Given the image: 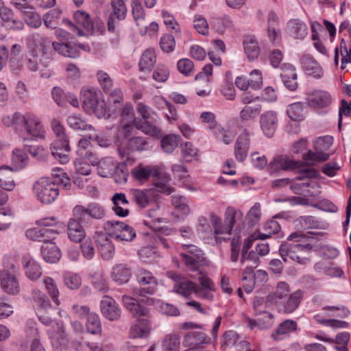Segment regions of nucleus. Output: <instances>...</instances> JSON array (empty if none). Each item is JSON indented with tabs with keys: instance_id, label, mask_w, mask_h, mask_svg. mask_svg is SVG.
Returning <instances> with one entry per match:
<instances>
[{
	"instance_id": "57",
	"label": "nucleus",
	"mask_w": 351,
	"mask_h": 351,
	"mask_svg": "<svg viewBox=\"0 0 351 351\" xmlns=\"http://www.w3.org/2000/svg\"><path fill=\"white\" fill-rule=\"evenodd\" d=\"M32 298L34 302L36 303L38 306L43 309L46 310L51 307V302L48 297L40 290H34L32 292Z\"/></svg>"
},
{
	"instance_id": "42",
	"label": "nucleus",
	"mask_w": 351,
	"mask_h": 351,
	"mask_svg": "<svg viewBox=\"0 0 351 351\" xmlns=\"http://www.w3.org/2000/svg\"><path fill=\"white\" fill-rule=\"evenodd\" d=\"M132 200L141 208H145L150 200V191L148 190L132 189L130 191Z\"/></svg>"
},
{
	"instance_id": "50",
	"label": "nucleus",
	"mask_w": 351,
	"mask_h": 351,
	"mask_svg": "<svg viewBox=\"0 0 351 351\" xmlns=\"http://www.w3.org/2000/svg\"><path fill=\"white\" fill-rule=\"evenodd\" d=\"M261 111V105L246 106L240 112V119L242 122L254 119Z\"/></svg>"
},
{
	"instance_id": "55",
	"label": "nucleus",
	"mask_w": 351,
	"mask_h": 351,
	"mask_svg": "<svg viewBox=\"0 0 351 351\" xmlns=\"http://www.w3.org/2000/svg\"><path fill=\"white\" fill-rule=\"evenodd\" d=\"M180 337L178 335H168L162 341L163 351H179Z\"/></svg>"
},
{
	"instance_id": "53",
	"label": "nucleus",
	"mask_w": 351,
	"mask_h": 351,
	"mask_svg": "<svg viewBox=\"0 0 351 351\" xmlns=\"http://www.w3.org/2000/svg\"><path fill=\"white\" fill-rule=\"evenodd\" d=\"M28 160L27 154L22 150L15 149L12 152V162L16 170L24 168Z\"/></svg>"
},
{
	"instance_id": "39",
	"label": "nucleus",
	"mask_w": 351,
	"mask_h": 351,
	"mask_svg": "<svg viewBox=\"0 0 351 351\" xmlns=\"http://www.w3.org/2000/svg\"><path fill=\"white\" fill-rule=\"evenodd\" d=\"M67 123L70 128L77 130H92L93 126L88 124L80 114H73L68 117Z\"/></svg>"
},
{
	"instance_id": "47",
	"label": "nucleus",
	"mask_w": 351,
	"mask_h": 351,
	"mask_svg": "<svg viewBox=\"0 0 351 351\" xmlns=\"http://www.w3.org/2000/svg\"><path fill=\"white\" fill-rule=\"evenodd\" d=\"M296 322L291 319H286L278 326L275 334H273L272 337L274 339L278 340L280 339L278 336L289 335L290 332L296 330Z\"/></svg>"
},
{
	"instance_id": "22",
	"label": "nucleus",
	"mask_w": 351,
	"mask_h": 351,
	"mask_svg": "<svg viewBox=\"0 0 351 351\" xmlns=\"http://www.w3.org/2000/svg\"><path fill=\"white\" fill-rule=\"evenodd\" d=\"M323 234L322 232H308L303 233L300 231L292 232L287 237L288 241H295V244L312 243V249L317 245L319 241V237Z\"/></svg>"
},
{
	"instance_id": "18",
	"label": "nucleus",
	"mask_w": 351,
	"mask_h": 351,
	"mask_svg": "<svg viewBox=\"0 0 351 351\" xmlns=\"http://www.w3.org/2000/svg\"><path fill=\"white\" fill-rule=\"evenodd\" d=\"M49 40L39 33H34L27 38V43L30 53H41L46 55Z\"/></svg>"
},
{
	"instance_id": "15",
	"label": "nucleus",
	"mask_w": 351,
	"mask_h": 351,
	"mask_svg": "<svg viewBox=\"0 0 351 351\" xmlns=\"http://www.w3.org/2000/svg\"><path fill=\"white\" fill-rule=\"evenodd\" d=\"M102 315L109 321H117L121 315V309L117 302L108 295H104L100 302Z\"/></svg>"
},
{
	"instance_id": "58",
	"label": "nucleus",
	"mask_w": 351,
	"mask_h": 351,
	"mask_svg": "<svg viewBox=\"0 0 351 351\" xmlns=\"http://www.w3.org/2000/svg\"><path fill=\"white\" fill-rule=\"evenodd\" d=\"M160 144L165 152L171 154L178 146V136L173 134L167 135L162 138Z\"/></svg>"
},
{
	"instance_id": "6",
	"label": "nucleus",
	"mask_w": 351,
	"mask_h": 351,
	"mask_svg": "<svg viewBox=\"0 0 351 351\" xmlns=\"http://www.w3.org/2000/svg\"><path fill=\"white\" fill-rule=\"evenodd\" d=\"M17 269L14 260H8L3 263V269L0 273V282L3 290L9 294L17 293L19 291L16 279Z\"/></svg>"
},
{
	"instance_id": "29",
	"label": "nucleus",
	"mask_w": 351,
	"mask_h": 351,
	"mask_svg": "<svg viewBox=\"0 0 351 351\" xmlns=\"http://www.w3.org/2000/svg\"><path fill=\"white\" fill-rule=\"evenodd\" d=\"M22 263L26 276L32 280H38L42 275L40 265L30 256L25 255L22 258Z\"/></svg>"
},
{
	"instance_id": "5",
	"label": "nucleus",
	"mask_w": 351,
	"mask_h": 351,
	"mask_svg": "<svg viewBox=\"0 0 351 351\" xmlns=\"http://www.w3.org/2000/svg\"><path fill=\"white\" fill-rule=\"evenodd\" d=\"M33 192L42 204H49L57 199L60 190L56 183L42 178L34 184Z\"/></svg>"
},
{
	"instance_id": "32",
	"label": "nucleus",
	"mask_w": 351,
	"mask_h": 351,
	"mask_svg": "<svg viewBox=\"0 0 351 351\" xmlns=\"http://www.w3.org/2000/svg\"><path fill=\"white\" fill-rule=\"evenodd\" d=\"M132 276V270L124 264H119L112 268L111 277L119 285L127 283Z\"/></svg>"
},
{
	"instance_id": "46",
	"label": "nucleus",
	"mask_w": 351,
	"mask_h": 351,
	"mask_svg": "<svg viewBox=\"0 0 351 351\" xmlns=\"http://www.w3.org/2000/svg\"><path fill=\"white\" fill-rule=\"evenodd\" d=\"M304 104L301 102H295L287 106V114L294 121H300L304 119Z\"/></svg>"
},
{
	"instance_id": "59",
	"label": "nucleus",
	"mask_w": 351,
	"mask_h": 351,
	"mask_svg": "<svg viewBox=\"0 0 351 351\" xmlns=\"http://www.w3.org/2000/svg\"><path fill=\"white\" fill-rule=\"evenodd\" d=\"M213 130L216 138L220 140L224 144L228 145L233 141L234 135L232 132L225 130L220 125H216L215 128H213Z\"/></svg>"
},
{
	"instance_id": "51",
	"label": "nucleus",
	"mask_w": 351,
	"mask_h": 351,
	"mask_svg": "<svg viewBox=\"0 0 351 351\" xmlns=\"http://www.w3.org/2000/svg\"><path fill=\"white\" fill-rule=\"evenodd\" d=\"M211 25L218 32L222 33L226 28L232 27V21L228 16H223V17H213L211 21Z\"/></svg>"
},
{
	"instance_id": "52",
	"label": "nucleus",
	"mask_w": 351,
	"mask_h": 351,
	"mask_svg": "<svg viewBox=\"0 0 351 351\" xmlns=\"http://www.w3.org/2000/svg\"><path fill=\"white\" fill-rule=\"evenodd\" d=\"M93 110L91 111V114H94L97 118L108 119L112 116L113 114L110 112L112 110L108 108L106 102L103 99H99L93 107Z\"/></svg>"
},
{
	"instance_id": "3",
	"label": "nucleus",
	"mask_w": 351,
	"mask_h": 351,
	"mask_svg": "<svg viewBox=\"0 0 351 351\" xmlns=\"http://www.w3.org/2000/svg\"><path fill=\"white\" fill-rule=\"evenodd\" d=\"M169 276L175 282L173 290L179 294L188 297L192 292L202 299L212 300L213 295L206 289L200 288L196 284L183 277H181L176 273H169Z\"/></svg>"
},
{
	"instance_id": "44",
	"label": "nucleus",
	"mask_w": 351,
	"mask_h": 351,
	"mask_svg": "<svg viewBox=\"0 0 351 351\" xmlns=\"http://www.w3.org/2000/svg\"><path fill=\"white\" fill-rule=\"evenodd\" d=\"M86 319V328L87 332L93 335H101V324L99 315L95 313H91Z\"/></svg>"
},
{
	"instance_id": "48",
	"label": "nucleus",
	"mask_w": 351,
	"mask_h": 351,
	"mask_svg": "<svg viewBox=\"0 0 351 351\" xmlns=\"http://www.w3.org/2000/svg\"><path fill=\"white\" fill-rule=\"evenodd\" d=\"M73 16L77 25H82L88 32L93 33V23L88 13L79 10L74 13Z\"/></svg>"
},
{
	"instance_id": "4",
	"label": "nucleus",
	"mask_w": 351,
	"mask_h": 351,
	"mask_svg": "<svg viewBox=\"0 0 351 351\" xmlns=\"http://www.w3.org/2000/svg\"><path fill=\"white\" fill-rule=\"evenodd\" d=\"M312 250V243L294 244L283 242L279 248V253L285 262L287 257L300 264H305L308 261V254Z\"/></svg>"
},
{
	"instance_id": "16",
	"label": "nucleus",
	"mask_w": 351,
	"mask_h": 351,
	"mask_svg": "<svg viewBox=\"0 0 351 351\" xmlns=\"http://www.w3.org/2000/svg\"><path fill=\"white\" fill-rule=\"evenodd\" d=\"M252 134V133L245 129L238 136L234 145V156L237 161L243 162L245 160L250 147V136Z\"/></svg>"
},
{
	"instance_id": "62",
	"label": "nucleus",
	"mask_w": 351,
	"mask_h": 351,
	"mask_svg": "<svg viewBox=\"0 0 351 351\" xmlns=\"http://www.w3.org/2000/svg\"><path fill=\"white\" fill-rule=\"evenodd\" d=\"M112 114H113L112 117H114L120 114L122 119H132L133 115L132 106L129 103L124 104L121 108L118 106L116 108H112Z\"/></svg>"
},
{
	"instance_id": "38",
	"label": "nucleus",
	"mask_w": 351,
	"mask_h": 351,
	"mask_svg": "<svg viewBox=\"0 0 351 351\" xmlns=\"http://www.w3.org/2000/svg\"><path fill=\"white\" fill-rule=\"evenodd\" d=\"M156 62V56L153 49L146 50L139 61V69L141 71H150Z\"/></svg>"
},
{
	"instance_id": "20",
	"label": "nucleus",
	"mask_w": 351,
	"mask_h": 351,
	"mask_svg": "<svg viewBox=\"0 0 351 351\" xmlns=\"http://www.w3.org/2000/svg\"><path fill=\"white\" fill-rule=\"evenodd\" d=\"M58 232L53 228H34L29 229L26 231V236L32 240H38L44 242L53 240Z\"/></svg>"
},
{
	"instance_id": "45",
	"label": "nucleus",
	"mask_w": 351,
	"mask_h": 351,
	"mask_svg": "<svg viewBox=\"0 0 351 351\" xmlns=\"http://www.w3.org/2000/svg\"><path fill=\"white\" fill-rule=\"evenodd\" d=\"M62 12L59 9H53L43 16L44 24L47 28L55 29L60 24Z\"/></svg>"
},
{
	"instance_id": "1",
	"label": "nucleus",
	"mask_w": 351,
	"mask_h": 351,
	"mask_svg": "<svg viewBox=\"0 0 351 351\" xmlns=\"http://www.w3.org/2000/svg\"><path fill=\"white\" fill-rule=\"evenodd\" d=\"M122 301L125 307L136 318V322L131 326L130 337H147L151 330L149 308L142 306L136 299L126 295H123Z\"/></svg>"
},
{
	"instance_id": "40",
	"label": "nucleus",
	"mask_w": 351,
	"mask_h": 351,
	"mask_svg": "<svg viewBox=\"0 0 351 351\" xmlns=\"http://www.w3.org/2000/svg\"><path fill=\"white\" fill-rule=\"evenodd\" d=\"M52 46L56 51L63 56L76 58L80 56V52L77 48L71 46L68 43L53 42Z\"/></svg>"
},
{
	"instance_id": "8",
	"label": "nucleus",
	"mask_w": 351,
	"mask_h": 351,
	"mask_svg": "<svg viewBox=\"0 0 351 351\" xmlns=\"http://www.w3.org/2000/svg\"><path fill=\"white\" fill-rule=\"evenodd\" d=\"M237 215L241 216V213H237L232 208H228L226 211L224 224H222L221 218L212 213L210 214V222L214 228L215 235L221 234H230L236 222Z\"/></svg>"
},
{
	"instance_id": "21",
	"label": "nucleus",
	"mask_w": 351,
	"mask_h": 351,
	"mask_svg": "<svg viewBox=\"0 0 351 351\" xmlns=\"http://www.w3.org/2000/svg\"><path fill=\"white\" fill-rule=\"evenodd\" d=\"M96 245L102 258L109 261L115 254V248L112 241L105 234H98L96 238Z\"/></svg>"
},
{
	"instance_id": "60",
	"label": "nucleus",
	"mask_w": 351,
	"mask_h": 351,
	"mask_svg": "<svg viewBox=\"0 0 351 351\" xmlns=\"http://www.w3.org/2000/svg\"><path fill=\"white\" fill-rule=\"evenodd\" d=\"M64 283L71 289H77L80 287L82 280L79 275L67 272L64 274Z\"/></svg>"
},
{
	"instance_id": "27",
	"label": "nucleus",
	"mask_w": 351,
	"mask_h": 351,
	"mask_svg": "<svg viewBox=\"0 0 351 351\" xmlns=\"http://www.w3.org/2000/svg\"><path fill=\"white\" fill-rule=\"evenodd\" d=\"M135 128L142 131L147 135H149L153 137L161 136V131L158 126L157 118L153 119L152 120H147L142 121V120H134Z\"/></svg>"
},
{
	"instance_id": "23",
	"label": "nucleus",
	"mask_w": 351,
	"mask_h": 351,
	"mask_svg": "<svg viewBox=\"0 0 351 351\" xmlns=\"http://www.w3.org/2000/svg\"><path fill=\"white\" fill-rule=\"evenodd\" d=\"M260 123L265 134L268 137L273 136L278 125L276 113L274 111H267L261 114Z\"/></svg>"
},
{
	"instance_id": "2",
	"label": "nucleus",
	"mask_w": 351,
	"mask_h": 351,
	"mask_svg": "<svg viewBox=\"0 0 351 351\" xmlns=\"http://www.w3.org/2000/svg\"><path fill=\"white\" fill-rule=\"evenodd\" d=\"M136 278L138 285L132 288V294L134 296L142 297L138 299L141 302H145L149 305L154 304L152 298L147 297V295H152L157 287V280L153 274L148 270L138 268L136 272Z\"/></svg>"
},
{
	"instance_id": "30",
	"label": "nucleus",
	"mask_w": 351,
	"mask_h": 351,
	"mask_svg": "<svg viewBox=\"0 0 351 351\" xmlns=\"http://www.w3.org/2000/svg\"><path fill=\"white\" fill-rule=\"evenodd\" d=\"M302 69L309 75L316 79L323 76V70L319 63L310 56H304L301 59Z\"/></svg>"
},
{
	"instance_id": "35",
	"label": "nucleus",
	"mask_w": 351,
	"mask_h": 351,
	"mask_svg": "<svg viewBox=\"0 0 351 351\" xmlns=\"http://www.w3.org/2000/svg\"><path fill=\"white\" fill-rule=\"evenodd\" d=\"M98 174L103 178L112 176L117 168V163L112 158H105L97 163Z\"/></svg>"
},
{
	"instance_id": "64",
	"label": "nucleus",
	"mask_w": 351,
	"mask_h": 351,
	"mask_svg": "<svg viewBox=\"0 0 351 351\" xmlns=\"http://www.w3.org/2000/svg\"><path fill=\"white\" fill-rule=\"evenodd\" d=\"M177 67L178 71L186 76L191 75L193 73L194 64L190 59L180 60L177 63Z\"/></svg>"
},
{
	"instance_id": "36",
	"label": "nucleus",
	"mask_w": 351,
	"mask_h": 351,
	"mask_svg": "<svg viewBox=\"0 0 351 351\" xmlns=\"http://www.w3.org/2000/svg\"><path fill=\"white\" fill-rule=\"evenodd\" d=\"M280 77L289 90H295L298 88L297 73L293 65L289 64L288 69L280 74Z\"/></svg>"
},
{
	"instance_id": "61",
	"label": "nucleus",
	"mask_w": 351,
	"mask_h": 351,
	"mask_svg": "<svg viewBox=\"0 0 351 351\" xmlns=\"http://www.w3.org/2000/svg\"><path fill=\"white\" fill-rule=\"evenodd\" d=\"M51 126L56 136L57 139L56 141H69L66 133V130L60 121L53 119L51 123Z\"/></svg>"
},
{
	"instance_id": "11",
	"label": "nucleus",
	"mask_w": 351,
	"mask_h": 351,
	"mask_svg": "<svg viewBox=\"0 0 351 351\" xmlns=\"http://www.w3.org/2000/svg\"><path fill=\"white\" fill-rule=\"evenodd\" d=\"M3 123L7 127H14L16 129L21 130L25 128V125H29L31 123L36 124V130H32L33 132L36 133L39 131V125L38 122L34 119V114L27 113L23 115L20 112H14L11 115H7L3 117Z\"/></svg>"
},
{
	"instance_id": "14",
	"label": "nucleus",
	"mask_w": 351,
	"mask_h": 351,
	"mask_svg": "<svg viewBox=\"0 0 351 351\" xmlns=\"http://www.w3.org/2000/svg\"><path fill=\"white\" fill-rule=\"evenodd\" d=\"M301 162L289 158L287 156L280 155L274 158L267 166V171L272 174L280 171H292L300 168Z\"/></svg>"
},
{
	"instance_id": "43",
	"label": "nucleus",
	"mask_w": 351,
	"mask_h": 351,
	"mask_svg": "<svg viewBox=\"0 0 351 351\" xmlns=\"http://www.w3.org/2000/svg\"><path fill=\"white\" fill-rule=\"evenodd\" d=\"M245 53L250 60L256 59L260 53L257 41L252 37H246L243 40Z\"/></svg>"
},
{
	"instance_id": "26",
	"label": "nucleus",
	"mask_w": 351,
	"mask_h": 351,
	"mask_svg": "<svg viewBox=\"0 0 351 351\" xmlns=\"http://www.w3.org/2000/svg\"><path fill=\"white\" fill-rule=\"evenodd\" d=\"M132 13L136 25L140 28L141 34H145L148 29V22L145 20V10L138 0L132 1Z\"/></svg>"
},
{
	"instance_id": "49",
	"label": "nucleus",
	"mask_w": 351,
	"mask_h": 351,
	"mask_svg": "<svg viewBox=\"0 0 351 351\" xmlns=\"http://www.w3.org/2000/svg\"><path fill=\"white\" fill-rule=\"evenodd\" d=\"M126 147L132 152L144 151L148 149L149 143L147 139L144 137L135 136L128 140Z\"/></svg>"
},
{
	"instance_id": "37",
	"label": "nucleus",
	"mask_w": 351,
	"mask_h": 351,
	"mask_svg": "<svg viewBox=\"0 0 351 351\" xmlns=\"http://www.w3.org/2000/svg\"><path fill=\"white\" fill-rule=\"evenodd\" d=\"M289 291V285L285 282H280L277 285L275 293L267 295L266 302L278 304L281 300L287 296Z\"/></svg>"
},
{
	"instance_id": "33",
	"label": "nucleus",
	"mask_w": 351,
	"mask_h": 351,
	"mask_svg": "<svg viewBox=\"0 0 351 351\" xmlns=\"http://www.w3.org/2000/svg\"><path fill=\"white\" fill-rule=\"evenodd\" d=\"M209 341L210 338L206 333L199 331H190L184 336L183 344L185 346L199 347L201 344L208 343Z\"/></svg>"
},
{
	"instance_id": "31",
	"label": "nucleus",
	"mask_w": 351,
	"mask_h": 351,
	"mask_svg": "<svg viewBox=\"0 0 351 351\" xmlns=\"http://www.w3.org/2000/svg\"><path fill=\"white\" fill-rule=\"evenodd\" d=\"M287 33L294 38L302 39L307 35V27L299 19H291L287 23Z\"/></svg>"
},
{
	"instance_id": "28",
	"label": "nucleus",
	"mask_w": 351,
	"mask_h": 351,
	"mask_svg": "<svg viewBox=\"0 0 351 351\" xmlns=\"http://www.w3.org/2000/svg\"><path fill=\"white\" fill-rule=\"evenodd\" d=\"M40 250L42 256L46 262L54 263L58 262L61 257L59 247L51 241L44 242Z\"/></svg>"
},
{
	"instance_id": "63",
	"label": "nucleus",
	"mask_w": 351,
	"mask_h": 351,
	"mask_svg": "<svg viewBox=\"0 0 351 351\" xmlns=\"http://www.w3.org/2000/svg\"><path fill=\"white\" fill-rule=\"evenodd\" d=\"M180 255L182 262L191 270H197L199 264L204 260V258H197L196 256H192L185 252H180Z\"/></svg>"
},
{
	"instance_id": "17",
	"label": "nucleus",
	"mask_w": 351,
	"mask_h": 351,
	"mask_svg": "<svg viewBox=\"0 0 351 351\" xmlns=\"http://www.w3.org/2000/svg\"><path fill=\"white\" fill-rule=\"evenodd\" d=\"M307 102L310 107L323 108L328 107L332 102V97L329 93L322 90H315L308 94Z\"/></svg>"
},
{
	"instance_id": "9",
	"label": "nucleus",
	"mask_w": 351,
	"mask_h": 351,
	"mask_svg": "<svg viewBox=\"0 0 351 351\" xmlns=\"http://www.w3.org/2000/svg\"><path fill=\"white\" fill-rule=\"evenodd\" d=\"M332 143V138L330 136L319 137L313 142L315 152L308 150L303 155V158L305 160H315L317 162L326 161L330 155L324 153V150H327L330 148Z\"/></svg>"
},
{
	"instance_id": "34",
	"label": "nucleus",
	"mask_w": 351,
	"mask_h": 351,
	"mask_svg": "<svg viewBox=\"0 0 351 351\" xmlns=\"http://www.w3.org/2000/svg\"><path fill=\"white\" fill-rule=\"evenodd\" d=\"M112 200L114 204L112 210L117 215L121 217H125L129 215L130 210L128 208H125L121 206H124L129 204V202L127 199L126 196L124 193H115L113 195Z\"/></svg>"
},
{
	"instance_id": "54",
	"label": "nucleus",
	"mask_w": 351,
	"mask_h": 351,
	"mask_svg": "<svg viewBox=\"0 0 351 351\" xmlns=\"http://www.w3.org/2000/svg\"><path fill=\"white\" fill-rule=\"evenodd\" d=\"M43 283L52 300L56 305H59V291L55 280L51 277H47L45 278Z\"/></svg>"
},
{
	"instance_id": "41",
	"label": "nucleus",
	"mask_w": 351,
	"mask_h": 351,
	"mask_svg": "<svg viewBox=\"0 0 351 351\" xmlns=\"http://www.w3.org/2000/svg\"><path fill=\"white\" fill-rule=\"evenodd\" d=\"M302 292L300 290L291 294L286 302L282 305L281 310L285 313H293L299 306Z\"/></svg>"
},
{
	"instance_id": "10",
	"label": "nucleus",
	"mask_w": 351,
	"mask_h": 351,
	"mask_svg": "<svg viewBox=\"0 0 351 351\" xmlns=\"http://www.w3.org/2000/svg\"><path fill=\"white\" fill-rule=\"evenodd\" d=\"M73 215L82 223H89L90 218L101 219L105 215L104 208L97 203H91L87 207L77 205L74 207Z\"/></svg>"
},
{
	"instance_id": "13",
	"label": "nucleus",
	"mask_w": 351,
	"mask_h": 351,
	"mask_svg": "<svg viewBox=\"0 0 351 351\" xmlns=\"http://www.w3.org/2000/svg\"><path fill=\"white\" fill-rule=\"evenodd\" d=\"M131 174L136 180L140 182L147 180L150 176H153L156 179L168 180L166 173L156 166H143L140 164L132 169Z\"/></svg>"
},
{
	"instance_id": "56",
	"label": "nucleus",
	"mask_w": 351,
	"mask_h": 351,
	"mask_svg": "<svg viewBox=\"0 0 351 351\" xmlns=\"http://www.w3.org/2000/svg\"><path fill=\"white\" fill-rule=\"evenodd\" d=\"M24 147L25 149L37 160L40 161L46 160L47 156L43 147L39 146L37 144L29 145L28 143H25Z\"/></svg>"
},
{
	"instance_id": "24",
	"label": "nucleus",
	"mask_w": 351,
	"mask_h": 351,
	"mask_svg": "<svg viewBox=\"0 0 351 351\" xmlns=\"http://www.w3.org/2000/svg\"><path fill=\"white\" fill-rule=\"evenodd\" d=\"M100 92H97L95 88H83L80 92V99L82 103L84 110L88 114H91L94 105L100 98Z\"/></svg>"
},
{
	"instance_id": "25",
	"label": "nucleus",
	"mask_w": 351,
	"mask_h": 351,
	"mask_svg": "<svg viewBox=\"0 0 351 351\" xmlns=\"http://www.w3.org/2000/svg\"><path fill=\"white\" fill-rule=\"evenodd\" d=\"M82 222L77 217L71 218L67 223V234L75 243H80L86 237V232L81 225Z\"/></svg>"
},
{
	"instance_id": "19",
	"label": "nucleus",
	"mask_w": 351,
	"mask_h": 351,
	"mask_svg": "<svg viewBox=\"0 0 351 351\" xmlns=\"http://www.w3.org/2000/svg\"><path fill=\"white\" fill-rule=\"evenodd\" d=\"M50 149L52 156L61 164H66L69 162L71 152L69 141H55L51 143Z\"/></svg>"
},
{
	"instance_id": "12",
	"label": "nucleus",
	"mask_w": 351,
	"mask_h": 351,
	"mask_svg": "<svg viewBox=\"0 0 351 351\" xmlns=\"http://www.w3.org/2000/svg\"><path fill=\"white\" fill-rule=\"evenodd\" d=\"M125 0H111L110 5L112 12L108 19V30L112 33L118 32V21H123L125 19L127 14V8L124 3Z\"/></svg>"
},
{
	"instance_id": "7",
	"label": "nucleus",
	"mask_w": 351,
	"mask_h": 351,
	"mask_svg": "<svg viewBox=\"0 0 351 351\" xmlns=\"http://www.w3.org/2000/svg\"><path fill=\"white\" fill-rule=\"evenodd\" d=\"M104 228L109 236L117 241H131L136 237V232L132 227L118 221H108Z\"/></svg>"
}]
</instances>
